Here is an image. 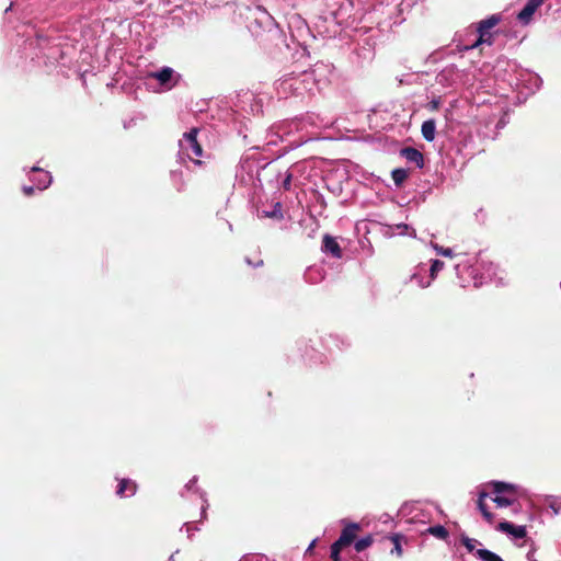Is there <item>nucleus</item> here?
Listing matches in <instances>:
<instances>
[{
  "label": "nucleus",
  "instance_id": "f257e3e1",
  "mask_svg": "<svg viewBox=\"0 0 561 561\" xmlns=\"http://www.w3.org/2000/svg\"><path fill=\"white\" fill-rule=\"evenodd\" d=\"M197 128H192L188 133L184 134L185 150L191 151L194 157H201L203 154V148L197 141Z\"/></svg>",
  "mask_w": 561,
  "mask_h": 561
},
{
  "label": "nucleus",
  "instance_id": "f03ea898",
  "mask_svg": "<svg viewBox=\"0 0 561 561\" xmlns=\"http://www.w3.org/2000/svg\"><path fill=\"white\" fill-rule=\"evenodd\" d=\"M543 1L545 0H528L523 10L517 14V19L522 23L528 24L537 9L542 5Z\"/></svg>",
  "mask_w": 561,
  "mask_h": 561
},
{
  "label": "nucleus",
  "instance_id": "7ed1b4c3",
  "mask_svg": "<svg viewBox=\"0 0 561 561\" xmlns=\"http://www.w3.org/2000/svg\"><path fill=\"white\" fill-rule=\"evenodd\" d=\"M359 529H360V527L356 523L347 524L342 529L340 538L337 539V541L340 543H342L343 546H345V547L350 546L356 539L357 533L359 531Z\"/></svg>",
  "mask_w": 561,
  "mask_h": 561
},
{
  "label": "nucleus",
  "instance_id": "20e7f679",
  "mask_svg": "<svg viewBox=\"0 0 561 561\" xmlns=\"http://www.w3.org/2000/svg\"><path fill=\"white\" fill-rule=\"evenodd\" d=\"M322 250L323 252L331 254L335 259L342 257V249L336 241L335 238H333L330 234H325L322 240Z\"/></svg>",
  "mask_w": 561,
  "mask_h": 561
},
{
  "label": "nucleus",
  "instance_id": "39448f33",
  "mask_svg": "<svg viewBox=\"0 0 561 561\" xmlns=\"http://www.w3.org/2000/svg\"><path fill=\"white\" fill-rule=\"evenodd\" d=\"M400 154L401 157L405 158L409 162L415 163L417 168H423L424 157L420 150L413 147H405L400 150Z\"/></svg>",
  "mask_w": 561,
  "mask_h": 561
},
{
  "label": "nucleus",
  "instance_id": "423d86ee",
  "mask_svg": "<svg viewBox=\"0 0 561 561\" xmlns=\"http://www.w3.org/2000/svg\"><path fill=\"white\" fill-rule=\"evenodd\" d=\"M497 529L508 535H512L514 538L518 539L525 538L527 535L525 526H515L510 522L500 523Z\"/></svg>",
  "mask_w": 561,
  "mask_h": 561
},
{
  "label": "nucleus",
  "instance_id": "0eeeda50",
  "mask_svg": "<svg viewBox=\"0 0 561 561\" xmlns=\"http://www.w3.org/2000/svg\"><path fill=\"white\" fill-rule=\"evenodd\" d=\"M137 492V484L130 479H121L118 481L116 494L121 497L131 496Z\"/></svg>",
  "mask_w": 561,
  "mask_h": 561
},
{
  "label": "nucleus",
  "instance_id": "6e6552de",
  "mask_svg": "<svg viewBox=\"0 0 561 561\" xmlns=\"http://www.w3.org/2000/svg\"><path fill=\"white\" fill-rule=\"evenodd\" d=\"M173 73L174 70L172 68L163 67L159 71L149 73V77L158 80L161 85H167L171 81Z\"/></svg>",
  "mask_w": 561,
  "mask_h": 561
},
{
  "label": "nucleus",
  "instance_id": "1a4fd4ad",
  "mask_svg": "<svg viewBox=\"0 0 561 561\" xmlns=\"http://www.w3.org/2000/svg\"><path fill=\"white\" fill-rule=\"evenodd\" d=\"M421 133L426 141H433L435 139L436 123L434 119H427L423 122L421 126Z\"/></svg>",
  "mask_w": 561,
  "mask_h": 561
},
{
  "label": "nucleus",
  "instance_id": "9d476101",
  "mask_svg": "<svg viewBox=\"0 0 561 561\" xmlns=\"http://www.w3.org/2000/svg\"><path fill=\"white\" fill-rule=\"evenodd\" d=\"M492 491L494 494H515L516 489L513 484L501 482V481H493L491 482Z\"/></svg>",
  "mask_w": 561,
  "mask_h": 561
},
{
  "label": "nucleus",
  "instance_id": "9b49d317",
  "mask_svg": "<svg viewBox=\"0 0 561 561\" xmlns=\"http://www.w3.org/2000/svg\"><path fill=\"white\" fill-rule=\"evenodd\" d=\"M486 496H488L486 492H480L479 499L477 501V506H478V510L481 512L482 516L485 518V520L489 523H492L493 514L488 510V506L484 502Z\"/></svg>",
  "mask_w": 561,
  "mask_h": 561
},
{
  "label": "nucleus",
  "instance_id": "f8f14e48",
  "mask_svg": "<svg viewBox=\"0 0 561 561\" xmlns=\"http://www.w3.org/2000/svg\"><path fill=\"white\" fill-rule=\"evenodd\" d=\"M478 39L471 46L467 47V49L474 48L481 44H493V33L491 31H478Z\"/></svg>",
  "mask_w": 561,
  "mask_h": 561
},
{
  "label": "nucleus",
  "instance_id": "ddd939ff",
  "mask_svg": "<svg viewBox=\"0 0 561 561\" xmlns=\"http://www.w3.org/2000/svg\"><path fill=\"white\" fill-rule=\"evenodd\" d=\"M501 21V18L499 15H491L485 20H482L478 24L477 31H491L495 25H497Z\"/></svg>",
  "mask_w": 561,
  "mask_h": 561
},
{
  "label": "nucleus",
  "instance_id": "4468645a",
  "mask_svg": "<svg viewBox=\"0 0 561 561\" xmlns=\"http://www.w3.org/2000/svg\"><path fill=\"white\" fill-rule=\"evenodd\" d=\"M501 21V18L499 15H491L485 20H482L478 24L477 31H491L495 25H497Z\"/></svg>",
  "mask_w": 561,
  "mask_h": 561
},
{
  "label": "nucleus",
  "instance_id": "2eb2a0df",
  "mask_svg": "<svg viewBox=\"0 0 561 561\" xmlns=\"http://www.w3.org/2000/svg\"><path fill=\"white\" fill-rule=\"evenodd\" d=\"M392 180L397 186H401L409 176L405 169H394L391 173Z\"/></svg>",
  "mask_w": 561,
  "mask_h": 561
},
{
  "label": "nucleus",
  "instance_id": "dca6fc26",
  "mask_svg": "<svg viewBox=\"0 0 561 561\" xmlns=\"http://www.w3.org/2000/svg\"><path fill=\"white\" fill-rule=\"evenodd\" d=\"M262 216L266 218L282 219V204L279 202H276L272 210H262Z\"/></svg>",
  "mask_w": 561,
  "mask_h": 561
},
{
  "label": "nucleus",
  "instance_id": "f3484780",
  "mask_svg": "<svg viewBox=\"0 0 561 561\" xmlns=\"http://www.w3.org/2000/svg\"><path fill=\"white\" fill-rule=\"evenodd\" d=\"M477 556L482 561H503V559L500 556H497L494 552L486 550V549H478Z\"/></svg>",
  "mask_w": 561,
  "mask_h": 561
},
{
  "label": "nucleus",
  "instance_id": "a211bd4d",
  "mask_svg": "<svg viewBox=\"0 0 561 561\" xmlns=\"http://www.w3.org/2000/svg\"><path fill=\"white\" fill-rule=\"evenodd\" d=\"M390 541L393 545V548L391 549V553L396 554L397 557H402L403 550L401 546V536L398 534L391 535L389 537Z\"/></svg>",
  "mask_w": 561,
  "mask_h": 561
},
{
  "label": "nucleus",
  "instance_id": "6ab92c4d",
  "mask_svg": "<svg viewBox=\"0 0 561 561\" xmlns=\"http://www.w3.org/2000/svg\"><path fill=\"white\" fill-rule=\"evenodd\" d=\"M492 501L496 504L497 507H507L514 504L515 499H511L502 494H495V496L492 497Z\"/></svg>",
  "mask_w": 561,
  "mask_h": 561
},
{
  "label": "nucleus",
  "instance_id": "aec40b11",
  "mask_svg": "<svg viewBox=\"0 0 561 561\" xmlns=\"http://www.w3.org/2000/svg\"><path fill=\"white\" fill-rule=\"evenodd\" d=\"M428 533L432 534L433 536H435L436 538H439L443 540L447 539L449 536L448 530L442 525L430 527Z\"/></svg>",
  "mask_w": 561,
  "mask_h": 561
},
{
  "label": "nucleus",
  "instance_id": "412c9836",
  "mask_svg": "<svg viewBox=\"0 0 561 561\" xmlns=\"http://www.w3.org/2000/svg\"><path fill=\"white\" fill-rule=\"evenodd\" d=\"M373 542H374L373 536L368 535V536L357 540L355 542L354 547L357 552H362L365 549H367L368 547H370L373 545Z\"/></svg>",
  "mask_w": 561,
  "mask_h": 561
},
{
  "label": "nucleus",
  "instance_id": "4be33fe9",
  "mask_svg": "<svg viewBox=\"0 0 561 561\" xmlns=\"http://www.w3.org/2000/svg\"><path fill=\"white\" fill-rule=\"evenodd\" d=\"M444 262L439 260L432 261L431 268H430V276L431 279H435L438 272H440L444 268Z\"/></svg>",
  "mask_w": 561,
  "mask_h": 561
},
{
  "label": "nucleus",
  "instance_id": "5701e85b",
  "mask_svg": "<svg viewBox=\"0 0 561 561\" xmlns=\"http://www.w3.org/2000/svg\"><path fill=\"white\" fill-rule=\"evenodd\" d=\"M342 543H340L337 540L332 543L331 546V559L332 561H340V553L341 550L344 548Z\"/></svg>",
  "mask_w": 561,
  "mask_h": 561
},
{
  "label": "nucleus",
  "instance_id": "b1692460",
  "mask_svg": "<svg viewBox=\"0 0 561 561\" xmlns=\"http://www.w3.org/2000/svg\"><path fill=\"white\" fill-rule=\"evenodd\" d=\"M461 541L469 552H472L474 550V539L463 536L461 538Z\"/></svg>",
  "mask_w": 561,
  "mask_h": 561
},
{
  "label": "nucleus",
  "instance_id": "393cba45",
  "mask_svg": "<svg viewBox=\"0 0 561 561\" xmlns=\"http://www.w3.org/2000/svg\"><path fill=\"white\" fill-rule=\"evenodd\" d=\"M438 253L443 256L451 257L454 255L453 250L450 248H440L438 250Z\"/></svg>",
  "mask_w": 561,
  "mask_h": 561
},
{
  "label": "nucleus",
  "instance_id": "a878e982",
  "mask_svg": "<svg viewBox=\"0 0 561 561\" xmlns=\"http://www.w3.org/2000/svg\"><path fill=\"white\" fill-rule=\"evenodd\" d=\"M440 106V102L439 100H432L430 103H428V108L431 111H437Z\"/></svg>",
  "mask_w": 561,
  "mask_h": 561
},
{
  "label": "nucleus",
  "instance_id": "bb28decb",
  "mask_svg": "<svg viewBox=\"0 0 561 561\" xmlns=\"http://www.w3.org/2000/svg\"><path fill=\"white\" fill-rule=\"evenodd\" d=\"M34 187L33 186H24L23 187V193L26 195V196H31L33 195L34 193Z\"/></svg>",
  "mask_w": 561,
  "mask_h": 561
},
{
  "label": "nucleus",
  "instance_id": "cd10ccee",
  "mask_svg": "<svg viewBox=\"0 0 561 561\" xmlns=\"http://www.w3.org/2000/svg\"><path fill=\"white\" fill-rule=\"evenodd\" d=\"M316 542H317V541H316V540H313V541L309 545V547H308V549H307V552H311V551L314 549V547H316Z\"/></svg>",
  "mask_w": 561,
  "mask_h": 561
},
{
  "label": "nucleus",
  "instance_id": "c85d7f7f",
  "mask_svg": "<svg viewBox=\"0 0 561 561\" xmlns=\"http://www.w3.org/2000/svg\"><path fill=\"white\" fill-rule=\"evenodd\" d=\"M289 182H290V178L288 176V178L285 180V182H284V186H285V187H287V185L289 184Z\"/></svg>",
  "mask_w": 561,
  "mask_h": 561
},
{
  "label": "nucleus",
  "instance_id": "c756f323",
  "mask_svg": "<svg viewBox=\"0 0 561 561\" xmlns=\"http://www.w3.org/2000/svg\"><path fill=\"white\" fill-rule=\"evenodd\" d=\"M421 286H422V287H427V286H430V282H428V283H426L425 285H423V284H422Z\"/></svg>",
  "mask_w": 561,
  "mask_h": 561
}]
</instances>
